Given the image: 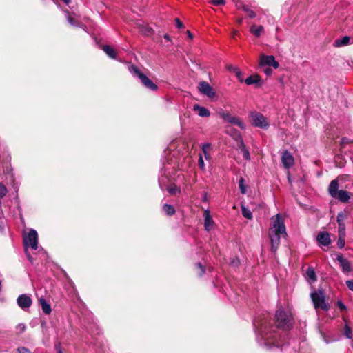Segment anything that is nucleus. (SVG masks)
Instances as JSON below:
<instances>
[{
    "mask_svg": "<svg viewBox=\"0 0 353 353\" xmlns=\"http://www.w3.org/2000/svg\"><path fill=\"white\" fill-rule=\"evenodd\" d=\"M256 332L257 333V339L260 345H264L268 348L272 347H280L281 343L277 337H281L276 333L277 326L274 327L270 324V316L268 313L262 314L256 317L253 322Z\"/></svg>",
    "mask_w": 353,
    "mask_h": 353,
    "instance_id": "1",
    "label": "nucleus"
},
{
    "mask_svg": "<svg viewBox=\"0 0 353 353\" xmlns=\"http://www.w3.org/2000/svg\"><path fill=\"white\" fill-rule=\"evenodd\" d=\"M272 225L269 229V237L271 241V249L276 252L280 243L281 236L286 235L285 226L279 214L272 218Z\"/></svg>",
    "mask_w": 353,
    "mask_h": 353,
    "instance_id": "2",
    "label": "nucleus"
},
{
    "mask_svg": "<svg viewBox=\"0 0 353 353\" xmlns=\"http://www.w3.org/2000/svg\"><path fill=\"white\" fill-rule=\"evenodd\" d=\"M275 318L278 328L287 330L292 326V314L288 310L279 308L276 312Z\"/></svg>",
    "mask_w": 353,
    "mask_h": 353,
    "instance_id": "3",
    "label": "nucleus"
},
{
    "mask_svg": "<svg viewBox=\"0 0 353 353\" xmlns=\"http://www.w3.org/2000/svg\"><path fill=\"white\" fill-rule=\"evenodd\" d=\"M339 189V182L337 179L332 180L328 187L330 195L342 203H347L350 199V193L347 191Z\"/></svg>",
    "mask_w": 353,
    "mask_h": 353,
    "instance_id": "4",
    "label": "nucleus"
},
{
    "mask_svg": "<svg viewBox=\"0 0 353 353\" xmlns=\"http://www.w3.org/2000/svg\"><path fill=\"white\" fill-rule=\"evenodd\" d=\"M129 71L134 76L137 77L146 88L152 91L157 90V85L154 83L148 77H147L146 75L143 74L137 66L134 65L129 66Z\"/></svg>",
    "mask_w": 353,
    "mask_h": 353,
    "instance_id": "5",
    "label": "nucleus"
},
{
    "mask_svg": "<svg viewBox=\"0 0 353 353\" xmlns=\"http://www.w3.org/2000/svg\"><path fill=\"white\" fill-rule=\"evenodd\" d=\"M249 118L250 119L252 125L254 127L266 130L270 126V123L267 118L259 112H250Z\"/></svg>",
    "mask_w": 353,
    "mask_h": 353,
    "instance_id": "6",
    "label": "nucleus"
},
{
    "mask_svg": "<svg viewBox=\"0 0 353 353\" xmlns=\"http://www.w3.org/2000/svg\"><path fill=\"white\" fill-rule=\"evenodd\" d=\"M310 296L315 309L320 308L325 311L329 310L330 305L325 302V294L322 291L313 292Z\"/></svg>",
    "mask_w": 353,
    "mask_h": 353,
    "instance_id": "7",
    "label": "nucleus"
},
{
    "mask_svg": "<svg viewBox=\"0 0 353 353\" xmlns=\"http://www.w3.org/2000/svg\"><path fill=\"white\" fill-rule=\"evenodd\" d=\"M218 115L228 123L236 125L239 126L241 129L244 130L245 128V125L241 121V119L237 117L232 116L230 113L228 111H225L223 110H220L217 112Z\"/></svg>",
    "mask_w": 353,
    "mask_h": 353,
    "instance_id": "8",
    "label": "nucleus"
},
{
    "mask_svg": "<svg viewBox=\"0 0 353 353\" xmlns=\"http://www.w3.org/2000/svg\"><path fill=\"white\" fill-rule=\"evenodd\" d=\"M26 247H30L32 250H37L38 248V234L35 230L31 229L28 235L23 239Z\"/></svg>",
    "mask_w": 353,
    "mask_h": 353,
    "instance_id": "9",
    "label": "nucleus"
},
{
    "mask_svg": "<svg viewBox=\"0 0 353 353\" xmlns=\"http://www.w3.org/2000/svg\"><path fill=\"white\" fill-rule=\"evenodd\" d=\"M266 65L277 69L279 67V63L274 56L262 54L260 57L259 66L262 68Z\"/></svg>",
    "mask_w": 353,
    "mask_h": 353,
    "instance_id": "10",
    "label": "nucleus"
},
{
    "mask_svg": "<svg viewBox=\"0 0 353 353\" xmlns=\"http://www.w3.org/2000/svg\"><path fill=\"white\" fill-rule=\"evenodd\" d=\"M198 89L202 94L206 95L210 99H213L216 97V92L214 90L206 81L200 82L198 86Z\"/></svg>",
    "mask_w": 353,
    "mask_h": 353,
    "instance_id": "11",
    "label": "nucleus"
},
{
    "mask_svg": "<svg viewBox=\"0 0 353 353\" xmlns=\"http://www.w3.org/2000/svg\"><path fill=\"white\" fill-rule=\"evenodd\" d=\"M17 302L19 307L23 310H27L32 303V299L26 294L19 295Z\"/></svg>",
    "mask_w": 353,
    "mask_h": 353,
    "instance_id": "12",
    "label": "nucleus"
},
{
    "mask_svg": "<svg viewBox=\"0 0 353 353\" xmlns=\"http://www.w3.org/2000/svg\"><path fill=\"white\" fill-rule=\"evenodd\" d=\"M281 162L285 168H290L294 163L293 155L288 150H284L281 154Z\"/></svg>",
    "mask_w": 353,
    "mask_h": 353,
    "instance_id": "13",
    "label": "nucleus"
},
{
    "mask_svg": "<svg viewBox=\"0 0 353 353\" xmlns=\"http://www.w3.org/2000/svg\"><path fill=\"white\" fill-rule=\"evenodd\" d=\"M316 240L319 244L323 246H328L331 243L329 233L326 232H321L316 236Z\"/></svg>",
    "mask_w": 353,
    "mask_h": 353,
    "instance_id": "14",
    "label": "nucleus"
},
{
    "mask_svg": "<svg viewBox=\"0 0 353 353\" xmlns=\"http://www.w3.org/2000/svg\"><path fill=\"white\" fill-rule=\"evenodd\" d=\"M336 260L339 262L343 271L345 272H349L351 271V265L349 261L345 259L341 254H339L336 256Z\"/></svg>",
    "mask_w": 353,
    "mask_h": 353,
    "instance_id": "15",
    "label": "nucleus"
},
{
    "mask_svg": "<svg viewBox=\"0 0 353 353\" xmlns=\"http://www.w3.org/2000/svg\"><path fill=\"white\" fill-rule=\"evenodd\" d=\"M211 149V145L210 143H204L202 145V152L199 154H203V159H205L209 164L211 163L212 156L210 153V150Z\"/></svg>",
    "mask_w": 353,
    "mask_h": 353,
    "instance_id": "16",
    "label": "nucleus"
},
{
    "mask_svg": "<svg viewBox=\"0 0 353 353\" xmlns=\"http://www.w3.org/2000/svg\"><path fill=\"white\" fill-rule=\"evenodd\" d=\"M204 226L206 230L209 231L212 229L214 221L210 215V211L206 210L204 212Z\"/></svg>",
    "mask_w": 353,
    "mask_h": 353,
    "instance_id": "17",
    "label": "nucleus"
},
{
    "mask_svg": "<svg viewBox=\"0 0 353 353\" xmlns=\"http://www.w3.org/2000/svg\"><path fill=\"white\" fill-rule=\"evenodd\" d=\"M193 110L197 111L198 114L201 117H208L210 115V111L206 108L200 106L198 104H195L193 106Z\"/></svg>",
    "mask_w": 353,
    "mask_h": 353,
    "instance_id": "18",
    "label": "nucleus"
},
{
    "mask_svg": "<svg viewBox=\"0 0 353 353\" xmlns=\"http://www.w3.org/2000/svg\"><path fill=\"white\" fill-rule=\"evenodd\" d=\"M39 302L41 306L43 313L46 314H50L52 312L51 306L46 302V299L43 297H41L39 300Z\"/></svg>",
    "mask_w": 353,
    "mask_h": 353,
    "instance_id": "19",
    "label": "nucleus"
},
{
    "mask_svg": "<svg viewBox=\"0 0 353 353\" xmlns=\"http://www.w3.org/2000/svg\"><path fill=\"white\" fill-rule=\"evenodd\" d=\"M350 37L349 36H345L341 39H337L334 41V46L335 47H341L346 46L350 43Z\"/></svg>",
    "mask_w": 353,
    "mask_h": 353,
    "instance_id": "20",
    "label": "nucleus"
},
{
    "mask_svg": "<svg viewBox=\"0 0 353 353\" xmlns=\"http://www.w3.org/2000/svg\"><path fill=\"white\" fill-rule=\"evenodd\" d=\"M250 31L256 37H259L263 32L264 28L262 26L252 25L250 28Z\"/></svg>",
    "mask_w": 353,
    "mask_h": 353,
    "instance_id": "21",
    "label": "nucleus"
},
{
    "mask_svg": "<svg viewBox=\"0 0 353 353\" xmlns=\"http://www.w3.org/2000/svg\"><path fill=\"white\" fill-rule=\"evenodd\" d=\"M239 148L241 149V152L242 153L243 158L246 160H250V152H249L248 150L246 148L242 139L240 140Z\"/></svg>",
    "mask_w": 353,
    "mask_h": 353,
    "instance_id": "22",
    "label": "nucleus"
},
{
    "mask_svg": "<svg viewBox=\"0 0 353 353\" xmlns=\"http://www.w3.org/2000/svg\"><path fill=\"white\" fill-rule=\"evenodd\" d=\"M103 50L110 58L116 59L117 53L111 46L105 45L103 46Z\"/></svg>",
    "mask_w": 353,
    "mask_h": 353,
    "instance_id": "23",
    "label": "nucleus"
},
{
    "mask_svg": "<svg viewBox=\"0 0 353 353\" xmlns=\"http://www.w3.org/2000/svg\"><path fill=\"white\" fill-rule=\"evenodd\" d=\"M261 81V77L256 74L254 76H250L249 77L246 78L245 80V82L247 85H252L255 83H259Z\"/></svg>",
    "mask_w": 353,
    "mask_h": 353,
    "instance_id": "24",
    "label": "nucleus"
},
{
    "mask_svg": "<svg viewBox=\"0 0 353 353\" xmlns=\"http://www.w3.org/2000/svg\"><path fill=\"white\" fill-rule=\"evenodd\" d=\"M306 276L307 278L312 282H314L316 281V273L313 268H308L306 271Z\"/></svg>",
    "mask_w": 353,
    "mask_h": 353,
    "instance_id": "25",
    "label": "nucleus"
},
{
    "mask_svg": "<svg viewBox=\"0 0 353 353\" xmlns=\"http://www.w3.org/2000/svg\"><path fill=\"white\" fill-rule=\"evenodd\" d=\"M163 209L164 212L169 216H172L175 213V209L174 208L169 204H165L163 206Z\"/></svg>",
    "mask_w": 353,
    "mask_h": 353,
    "instance_id": "26",
    "label": "nucleus"
},
{
    "mask_svg": "<svg viewBox=\"0 0 353 353\" xmlns=\"http://www.w3.org/2000/svg\"><path fill=\"white\" fill-rule=\"evenodd\" d=\"M241 211L243 216L248 219H252V212L245 208L244 205L241 206Z\"/></svg>",
    "mask_w": 353,
    "mask_h": 353,
    "instance_id": "27",
    "label": "nucleus"
},
{
    "mask_svg": "<svg viewBox=\"0 0 353 353\" xmlns=\"http://www.w3.org/2000/svg\"><path fill=\"white\" fill-rule=\"evenodd\" d=\"M198 166L202 172H204L206 171V167L204 162V159H203V154H199V158L198 160Z\"/></svg>",
    "mask_w": 353,
    "mask_h": 353,
    "instance_id": "28",
    "label": "nucleus"
},
{
    "mask_svg": "<svg viewBox=\"0 0 353 353\" xmlns=\"http://www.w3.org/2000/svg\"><path fill=\"white\" fill-rule=\"evenodd\" d=\"M343 334L347 339H352V332L351 327L345 324L343 329Z\"/></svg>",
    "mask_w": 353,
    "mask_h": 353,
    "instance_id": "29",
    "label": "nucleus"
},
{
    "mask_svg": "<svg viewBox=\"0 0 353 353\" xmlns=\"http://www.w3.org/2000/svg\"><path fill=\"white\" fill-rule=\"evenodd\" d=\"M243 10L248 14L249 17H250L252 19L256 17L255 12L249 8V7L248 6H243Z\"/></svg>",
    "mask_w": 353,
    "mask_h": 353,
    "instance_id": "30",
    "label": "nucleus"
},
{
    "mask_svg": "<svg viewBox=\"0 0 353 353\" xmlns=\"http://www.w3.org/2000/svg\"><path fill=\"white\" fill-rule=\"evenodd\" d=\"M338 225H339V228H338L339 235L345 236V223H338Z\"/></svg>",
    "mask_w": 353,
    "mask_h": 353,
    "instance_id": "31",
    "label": "nucleus"
},
{
    "mask_svg": "<svg viewBox=\"0 0 353 353\" xmlns=\"http://www.w3.org/2000/svg\"><path fill=\"white\" fill-rule=\"evenodd\" d=\"M244 182H245L244 179L241 177L240 179H239V188L241 190V192L243 194H245L247 192V190H246V188H245V186L244 185Z\"/></svg>",
    "mask_w": 353,
    "mask_h": 353,
    "instance_id": "32",
    "label": "nucleus"
},
{
    "mask_svg": "<svg viewBox=\"0 0 353 353\" xmlns=\"http://www.w3.org/2000/svg\"><path fill=\"white\" fill-rule=\"evenodd\" d=\"M67 19H68V23L72 25V26H79V27H81V23L77 21V20H75L72 17H71L70 15H68V17H67Z\"/></svg>",
    "mask_w": 353,
    "mask_h": 353,
    "instance_id": "33",
    "label": "nucleus"
},
{
    "mask_svg": "<svg viewBox=\"0 0 353 353\" xmlns=\"http://www.w3.org/2000/svg\"><path fill=\"white\" fill-rule=\"evenodd\" d=\"M347 219V214H345L343 212H340L337 214V223H344V221Z\"/></svg>",
    "mask_w": 353,
    "mask_h": 353,
    "instance_id": "34",
    "label": "nucleus"
},
{
    "mask_svg": "<svg viewBox=\"0 0 353 353\" xmlns=\"http://www.w3.org/2000/svg\"><path fill=\"white\" fill-rule=\"evenodd\" d=\"M345 236L339 235V239L337 241V246L341 249L343 248L345 245Z\"/></svg>",
    "mask_w": 353,
    "mask_h": 353,
    "instance_id": "35",
    "label": "nucleus"
},
{
    "mask_svg": "<svg viewBox=\"0 0 353 353\" xmlns=\"http://www.w3.org/2000/svg\"><path fill=\"white\" fill-rule=\"evenodd\" d=\"M16 329L19 333H22L26 330V325L23 323H19L17 325Z\"/></svg>",
    "mask_w": 353,
    "mask_h": 353,
    "instance_id": "36",
    "label": "nucleus"
},
{
    "mask_svg": "<svg viewBox=\"0 0 353 353\" xmlns=\"http://www.w3.org/2000/svg\"><path fill=\"white\" fill-rule=\"evenodd\" d=\"M168 190L171 194H176L179 192V189L176 185L168 188Z\"/></svg>",
    "mask_w": 353,
    "mask_h": 353,
    "instance_id": "37",
    "label": "nucleus"
},
{
    "mask_svg": "<svg viewBox=\"0 0 353 353\" xmlns=\"http://www.w3.org/2000/svg\"><path fill=\"white\" fill-rule=\"evenodd\" d=\"M212 3L214 6L224 5L225 0H212Z\"/></svg>",
    "mask_w": 353,
    "mask_h": 353,
    "instance_id": "38",
    "label": "nucleus"
},
{
    "mask_svg": "<svg viewBox=\"0 0 353 353\" xmlns=\"http://www.w3.org/2000/svg\"><path fill=\"white\" fill-rule=\"evenodd\" d=\"M351 142H352V141H351L349 139H347V138H346V137H343V138H342V139H341V144L342 145H345V144H348V143H351Z\"/></svg>",
    "mask_w": 353,
    "mask_h": 353,
    "instance_id": "39",
    "label": "nucleus"
},
{
    "mask_svg": "<svg viewBox=\"0 0 353 353\" xmlns=\"http://www.w3.org/2000/svg\"><path fill=\"white\" fill-rule=\"evenodd\" d=\"M175 22H176V26L178 28H183V24L178 18L175 19Z\"/></svg>",
    "mask_w": 353,
    "mask_h": 353,
    "instance_id": "40",
    "label": "nucleus"
},
{
    "mask_svg": "<svg viewBox=\"0 0 353 353\" xmlns=\"http://www.w3.org/2000/svg\"><path fill=\"white\" fill-rule=\"evenodd\" d=\"M346 285L350 290L353 291V280L347 281Z\"/></svg>",
    "mask_w": 353,
    "mask_h": 353,
    "instance_id": "41",
    "label": "nucleus"
},
{
    "mask_svg": "<svg viewBox=\"0 0 353 353\" xmlns=\"http://www.w3.org/2000/svg\"><path fill=\"white\" fill-rule=\"evenodd\" d=\"M337 305L341 310H346V306L344 305V303L342 301H338Z\"/></svg>",
    "mask_w": 353,
    "mask_h": 353,
    "instance_id": "42",
    "label": "nucleus"
},
{
    "mask_svg": "<svg viewBox=\"0 0 353 353\" xmlns=\"http://www.w3.org/2000/svg\"><path fill=\"white\" fill-rule=\"evenodd\" d=\"M263 72L267 76H270L272 74V70L270 68H265Z\"/></svg>",
    "mask_w": 353,
    "mask_h": 353,
    "instance_id": "43",
    "label": "nucleus"
},
{
    "mask_svg": "<svg viewBox=\"0 0 353 353\" xmlns=\"http://www.w3.org/2000/svg\"><path fill=\"white\" fill-rule=\"evenodd\" d=\"M196 265L200 268L201 270V272H200V275H202L204 272H205V268L200 263H197Z\"/></svg>",
    "mask_w": 353,
    "mask_h": 353,
    "instance_id": "44",
    "label": "nucleus"
},
{
    "mask_svg": "<svg viewBox=\"0 0 353 353\" xmlns=\"http://www.w3.org/2000/svg\"><path fill=\"white\" fill-rule=\"evenodd\" d=\"M340 159H341V157L339 156L336 157L335 161L336 163H338V160ZM343 165H344L343 161H340V163H339V165H338L339 167H343Z\"/></svg>",
    "mask_w": 353,
    "mask_h": 353,
    "instance_id": "45",
    "label": "nucleus"
},
{
    "mask_svg": "<svg viewBox=\"0 0 353 353\" xmlns=\"http://www.w3.org/2000/svg\"><path fill=\"white\" fill-rule=\"evenodd\" d=\"M234 72H235V74H236L237 77H239V78L241 77V71L238 68H234Z\"/></svg>",
    "mask_w": 353,
    "mask_h": 353,
    "instance_id": "46",
    "label": "nucleus"
},
{
    "mask_svg": "<svg viewBox=\"0 0 353 353\" xmlns=\"http://www.w3.org/2000/svg\"><path fill=\"white\" fill-rule=\"evenodd\" d=\"M56 350L57 351V353H62V350H61L60 344L56 345Z\"/></svg>",
    "mask_w": 353,
    "mask_h": 353,
    "instance_id": "47",
    "label": "nucleus"
},
{
    "mask_svg": "<svg viewBox=\"0 0 353 353\" xmlns=\"http://www.w3.org/2000/svg\"><path fill=\"white\" fill-rule=\"evenodd\" d=\"M27 256H28V260L30 261V262L31 263H33V259H32V257L30 256V254H27Z\"/></svg>",
    "mask_w": 353,
    "mask_h": 353,
    "instance_id": "48",
    "label": "nucleus"
},
{
    "mask_svg": "<svg viewBox=\"0 0 353 353\" xmlns=\"http://www.w3.org/2000/svg\"><path fill=\"white\" fill-rule=\"evenodd\" d=\"M163 37H164L165 39H166L168 41H171L170 37L168 34H165Z\"/></svg>",
    "mask_w": 353,
    "mask_h": 353,
    "instance_id": "49",
    "label": "nucleus"
},
{
    "mask_svg": "<svg viewBox=\"0 0 353 353\" xmlns=\"http://www.w3.org/2000/svg\"><path fill=\"white\" fill-rule=\"evenodd\" d=\"M187 34H188V37L190 39H192V38H193V35H192V34L189 30H188V31H187Z\"/></svg>",
    "mask_w": 353,
    "mask_h": 353,
    "instance_id": "50",
    "label": "nucleus"
},
{
    "mask_svg": "<svg viewBox=\"0 0 353 353\" xmlns=\"http://www.w3.org/2000/svg\"><path fill=\"white\" fill-rule=\"evenodd\" d=\"M234 68H234V67H233L232 65H228V69L229 70H230V71H233V72H234Z\"/></svg>",
    "mask_w": 353,
    "mask_h": 353,
    "instance_id": "51",
    "label": "nucleus"
},
{
    "mask_svg": "<svg viewBox=\"0 0 353 353\" xmlns=\"http://www.w3.org/2000/svg\"><path fill=\"white\" fill-rule=\"evenodd\" d=\"M4 228V225H3V222L1 221H0V230H3Z\"/></svg>",
    "mask_w": 353,
    "mask_h": 353,
    "instance_id": "52",
    "label": "nucleus"
},
{
    "mask_svg": "<svg viewBox=\"0 0 353 353\" xmlns=\"http://www.w3.org/2000/svg\"><path fill=\"white\" fill-rule=\"evenodd\" d=\"M64 3H65L66 4H68L71 0H62Z\"/></svg>",
    "mask_w": 353,
    "mask_h": 353,
    "instance_id": "53",
    "label": "nucleus"
},
{
    "mask_svg": "<svg viewBox=\"0 0 353 353\" xmlns=\"http://www.w3.org/2000/svg\"><path fill=\"white\" fill-rule=\"evenodd\" d=\"M151 32H152V29H150H150H148V30H147V33H148V34H150Z\"/></svg>",
    "mask_w": 353,
    "mask_h": 353,
    "instance_id": "54",
    "label": "nucleus"
},
{
    "mask_svg": "<svg viewBox=\"0 0 353 353\" xmlns=\"http://www.w3.org/2000/svg\"><path fill=\"white\" fill-rule=\"evenodd\" d=\"M242 21H243L242 19H238V23H241Z\"/></svg>",
    "mask_w": 353,
    "mask_h": 353,
    "instance_id": "55",
    "label": "nucleus"
},
{
    "mask_svg": "<svg viewBox=\"0 0 353 353\" xmlns=\"http://www.w3.org/2000/svg\"><path fill=\"white\" fill-rule=\"evenodd\" d=\"M236 32H237L236 31H234V34H236Z\"/></svg>",
    "mask_w": 353,
    "mask_h": 353,
    "instance_id": "56",
    "label": "nucleus"
}]
</instances>
